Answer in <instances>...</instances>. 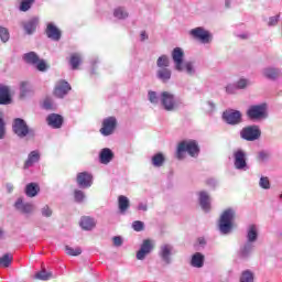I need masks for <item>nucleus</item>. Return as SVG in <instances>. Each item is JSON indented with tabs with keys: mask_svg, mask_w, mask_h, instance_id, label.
I'll use <instances>...</instances> for the list:
<instances>
[{
	"mask_svg": "<svg viewBox=\"0 0 282 282\" xmlns=\"http://www.w3.org/2000/svg\"><path fill=\"white\" fill-rule=\"evenodd\" d=\"M235 217H237L235 208H227L221 213L218 223V229L221 235H230L232 232Z\"/></svg>",
	"mask_w": 282,
	"mask_h": 282,
	"instance_id": "nucleus-1",
	"label": "nucleus"
},
{
	"mask_svg": "<svg viewBox=\"0 0 282 282\" xmlns=\"http://www.w3.org/2000/svg\"><path fill=\"white\" fill-rule=\"evenodd\" d=\"M184 153H188L191 158H197L199 155V145L195 140L182 141L177 147L176 156L178 160H184Z\"/></svg>",
	"mask_w": 282,
	"mask_h": 282,
	"instance_id": "nucleus-2",
	"label": "nucleus"
},
{
	"mask_svg": "<svg viewBox=\"0 0 282 282\" xmlns=\"http://www.w3.org/2000/svg\"><path fill=\"white\" fill-rule=\"evenodd\" d=\"M160 102L161 107H163L165 111H177L182 105V102L176 100L175 95L171 91H162L160 94Z\"/></svg>",
	"mask_w": 282,
	"mask_h": 282,
	"instance_id": "nucleus-3",
	"label": "nucleus"
},
{
	"mask_svg": "<svg viewBox=\"0 0 282 282\" xmlns=\"http://www.w3.org/2000/svg\"><path fill=\"white\" fill-rule=\"evenodd\" d=\"M249 120H265L268 118V104L251 105L247 110Z\"/></svg>",
	"mask_w": 282,
	"mask_h": 282,
	"instance_id": "nucleus-4",
	"label": "nucleus"
},
{
	"mask_svg": "<svg viewBox=\"0 0 282 282\" xmlns=\"http://www.w3.org/2000/svg\"><path fill=\"white\" fill-rule=\"evenodd\" d=\"M196 41H199L203 45H210L213 43V34L204 26L194 28L189 31Z\"/></svg>",
	"mask_w": 282,
	"mask_h": 282,
	"instance_id": "nucleus-5",
	"label": "nucleus"
},
{
	"mask_svg": "<svg viewBox=\"0 0 282 282\" xmlns=\"http://www.w3.org/2000/svg\"><path fill=\"white\" fill-rule=\"evenodd\" d=\"M175 254V248L171 243H163L159 249V257L165 265L173 263V256Z\"/></svg>",
	"mask_w": 282,
	"mask_h": 282,
	"instance_id": "nucleus-6",
	"label": "nucleus"
},
{
	"mask_svg": "<svg viewBox=\"0 0 282 282\" xmlns=\"http://www.w3.org/2000/svg\"><path fill=\"white\" fill-rule=\"evenodd\" d=\"M234 166L237 171H248V154L241 149H236L232 152Z\"/></svg>",
	"mask_w": 282,
	"mask_h": 282,
	"instance_id": "nucleus-7",
	"label": "nucleus"
},
{
	"mask_svg": "<svg viewBox=\"0 0 282 282\" xmlns=\"http://www.w3.org/2000/svg\"><path fill=\"white\" fill-rule=\"evenodd\" d=\"M12 129L13 133H15L18 138H26V135H30V133H34V131H32L30 127H28L25 120L21 118H17L13 120Z\"/></svg>",
	"mask_w": 282,
	"mask_h": 282,
	"instance_id": "nucleus-8",
	"label": "nucleus"
},
{
	"mask_svg": "<svg viewBox=\"0 0 282 282\" xmlns=\"http://www.w3.org/2000/svg\"><path fill=\"white\" fill-rule=\"evenodd\" d=\"M240 138L247 142H254L261 138V129L259 126H248L240 131Z\"/></svg>",
	"mask_w": 282,
	"mask_h": 282,
	"instance_id": "nucleus-9",
	"label": "nucleus"
},
{
	"mask_svg": "<svg viewBox=\"0 0 282 282\" xmlns=\"http://www.w3.org/2000/svg\"><path fill=\"white\" fill-rule=\"evenodd\" d=\"M223 120H225L227 124H231L232 127H235L236 124H241L242 122L241 111L232 110V109L226 110L223 113Z\"/></svg>",
	"mask_w": 282,
	"mask_h": 282,
	"instance_id": "nucleus-10",
	"label": "nucleus"
},
{
	"mask_svg": "<svg viewBox=\"0 0 282 282\" xmlns=\"http://www.w3.org/2000/svg\"><path fill=\"white\" fill-rule=\"evenodd\" d=\"M153 248H155L153 240H143V242L140 246V249L137 251L138 261H144V259H147V257H149V254L153 252Z\"/></svg>",
	"mask_w": 282,
	"mask_h": 282,
	"instance_id": "nucleus-11",
	"label": "nucleus"
},
{
	"mask_svg": "<svg viewBox=\"0 0 282 282\" xmlns=\"http://www.w3.org/2000/svg\"><path fill=\"white\" fill-rule=\"evenodd\" d=\"M118 126V120L116 117H108L102 120V127L100 129L101 135H111L113 131H116V127Z\"/></svg>",
	"mask_w": 282,
	"mask_h": 282,
	"instance_id": "nucleus-12",
	"label": "nucleus"
},
{
	"mask_svg": "<svg viewBox=\"0 0 282 282\" xmlns=\"http://www.w3.org/2000/svg\"><path fill=\"white\" fill-rule=\"evenodd\" d=\"M34 96V86L30 82H20L19 84V98L20 100H28Z\"/></svg>",
	"mask_w": 282,
	"mask_h": 282,
	"instance_id": "nucleus-13",
	"label": "nucleus"
},
{
	"mask_svg": "<svg viewBox=\"0 0 282 282\" xmlns=\"http://www.w3.org/2000/svg\"><path fill=\"white\" fill-rule=\"evenodd\" d=\"M172 61L174 63V69H176V72H184V50L175 47L172 51Z\"/></svg>",
	"mask_w": 282,
	"mask_h": 282,
	"instance_id": "nucleus-14",
	"label": "nucleus"
},
{
	"mask_svg": "<svg viewBox=\"0 0 282 282\" xmlns=\"http://www.w3.org/2000/svg\"><path fill=\"white\" fill-rule=\"evenodd\" d=\"M261 75L263 76V78H267V80H279V78H282V69L268 66L262 68Z\"/></svg>",
	"mask_w": 282,
	"mask_h": 282,
	"instance_id": "nucleus-15",
	"label": "nucleus"
},
{
	"mask_svg": "<svg viewBox=\"0 0 282 282\" xmlns=\"http://www.w3.org/2000/svg\"><path fill=\"white\" fill-rule=\"evenodd\" d=\"M94 176L89 172H80L77 174V185L79 188H91Z\"/></svg>",
	"mask_w": 282,
	"mask_h": 282,
	"instance_id": "nucleus-16",
	"label": "nucleus"
},
{
	"mask_svg": "<svg viewBox=\"0 0 282 282\" xmlns=\"http://www.w3.org/2000/svg\"><path fill=\"white\" fill-rule=\"evenodd\" d=\"M69 91H72V86H69V83L61 80L55 85L54 96H56V98H65Z\"/></svg>",
	"mask_w": 282,
	"mask_h": 282,
	"instance_id": "nucleus-17",
	"label": "nucleus"
},
{
	"mask_svg": "<svg viewBox=\"0 0 282 282\" xmlns=\"http://www.w3.org/2000/svg\"><path fill=\"white\" fill-rule=\"evenodd\" d=\"M14 208L20 213H23V215H31V213H34V206L32 203H24L23 198L17 199L14 203Z\"/></svg>",
	"mask_w": 282,
	"mask_h": 282,
	"instance_id": "nucleus-18",
	"label": "nucleus"
},
{
	"mask_svg": "<svg viewBox=\"0 0 282 282\" xmlns=\"http://www.w3.org/2000/svg\"><path fill=\"white\" fill-rule=\"evenodd\" d=\"M253 250H254V243L246 241L240 247V249L238 251L239 259H250V257L252 256Z\"/></svg>",
	"mask_w": 282,
	"mask_h": 282,
	"instance_id": "nucleus-19",
	"label": "nucleus"
},
{
	"mask_svg": "<svg viewBox=\"0 0 282 282\" xmlns=\"http://www.w3.org/2000/svg\"><path fill=\"white\" fill-rule=\"evenodd\" d=\"M198 202L200 208L205 210V213H208L210 210V194L206 191H202L198 193Z\"/></svg>",
	"mask_w": 282,
	"mask_h": 282,
	"instance_id": "nucleus-20",
	"label": "nucleus"
},
{
	"mask_svg": "<svg viewBox=\"0 0 282 282\" xmlns=\"http://www.w3.org/2000/svg\"><path fill=\"white\" fill-rule=\"evenodd\" d=\"M246 237L248 243H257V240L259 239V227H257V225H249Z\"/></svg>",
	"mask_w": 282,
	"mask_h": 282,
	"instance_id": "nucleus-21",
	"label": "nucleus"
},
{
	"mask_svg": "<svg viewBox=\"0 0 282 282\" xmlns=\"http://www.w3.org/2000/svg\"><path fill=\"white\" fill-rule=\"evenodd\" d=\"M41 160V152L39 150H33L29 153L26 161L24 162V169H31Z\"/></svg>",
	"mask_w": 282,
	"mask_h": 282,
	"instance_id": "nucleus-22",
	"label": "nucleus"
},
{
	"mask_svg": "<svg viewBox=\"0 0 282 282\" xmlns=\"http://www.w3.org/2000/svg\"><path fill=\"white\" fill-rule=\"evenodd\" d=\"M46 35L51 41H61V30L54 23L47 24Z\"/></svg>",
	"mask_w": 282,
	"mask_h": 282,
	"instance_id": "nucleus-23",
	"label": "nucleus"
},
{
	"mask_svg": "<svg viewBox=\"0 0 282 282\" xmlns=\"http://www.w3.org/2000/svg\"><path fill=\"white\" fill-rule=\"evenodd\" d=\"M48 127L53 129H61L63 127V117L56 113H52L46 118Z\"/></svg>",
	"mask_w": 282,
	"mask_h": 282,
	"instance_id": "nucleus-24",
	"label": "nucleus"
},
{
	"mask_svg": "<svg viewBox=\"0 0 282 282\" xmlns=\"http://www.w3.org/2000/svg\"><path fill=\"white\" fill-rule=\"evenodd\" d=\"M173 76V72L171 68H158L156 70V78L161 83H169Z\"/></svg>",
	"mask_w": 282,
	"mask_h": 282,
	"instance_id": "nucleus-25",
	"label": "nucleus"
},
{
	"mask_svg": "<svg viewBox=\"0 0 282 282\" xmlns=\"http://www.w3.org/2000/svg\"><path fill=\"white\" fill-rule=\"evenodd\" d=\"M10 102H12L10 88L0 84V105H10Z\"/></svg>",
	"mask_w": 282,
	"mask_h": 282,
	"instance_id": "nucleus-26",
	"label": "nucleus"
},
{
	"mask_svg": "<svg viewBox=\"0 0 282 282\" xmlns=\"http://www.w3.org/2000/svg\"><path fill=\"white\" fill-rule=\"evenodd\" d=\"M113 160V152L109 148H105L99 153L100 164H109Z\"/></svg>",
	"mask_w": 282,
	"mask_h": 282,
	"instance_id": "nucleus-27",
	"label": "nucleus"
},
{
	"mask_svg": "<svg viewBox=\"0 0 282 282\" xmlns=\"http://www.w3.org/2000/svg\"><path fill=\"white\" fill-rule=\"evenodd\" d=\"M39 21H40L39 17H34L28 22L23 23V28L26 34H34V32H36V25H39Z\"/></svg>",
	"mask_w": 282,
	"mask_h": 282,
	"instance_id": "nucleus-28",
	"label": "nucleus"
},
{
	"mask_svg": "<svg viewBox=\"0 0 282 282\" xmlns=\"http://www.w3.org/2000/svg\"><path fill=\"white\" fill-rule=\"evenodd\" d=\"M205 256L202 252H196L192 256L191 265L192 268H204Z\"/></svg>",
	"mask_w": 282,
	"mask_h": 282,
	"instance_id": "nucleus-29",
	"label": "nucleus"
},
{
	"mask_svg": "<svg viewBox=\"0 0 282 282\" xmlns=\"http://www.w3.org/2000/svg\"><path fill=\"white\" fill-rule=\"evenodd\" d=\"M118 206H119V210H120L121 215H124V213H127V210H129L131 203L127 196L120 195L118 197Z\"/></svg>",
	"mask_w": 282,
	"mask_h": 282,
	"instance_id": "nucleus-30",
	"label": "nucleus"
},
{
	"mask_svg": "<svg viewBox=\"0 0 282 282\" xmlns=\"http://www.w3.org/2000/svg\"><path fill=\"white\" fill-rule=\"evenodd\" d=\"M80 228H83V230H94V228H96V220L85 216L80 219Z\"/></svg>",
	"mask_w": 282,
	"mask_h": 282,
	"instance_id": "nucleus-31",
	"label": "nucleus"
},
{
	"mask_svg": "<svg viewBox=\"0 0 282 282\" xmlns=\"http://www.w3.org/2000/svg\"><path fill=\"white\" fill-rule=\"evenodd\" d=\"M113 17L119 21H124V19H129V11L124 7H117L113 9Z\"/></svg>",
	"mask_w": 282,
	"mask_h": 282,
	"instance_id": "nucleus-32",
	"label": "nucleus"
},
{
	"mask_svg": "<svg viewBox=\"0 0 282 282\" xmlns=\"http://www.w3.org/2000/svg\"><path fill=\"white\" fill-rule=\"evenodd\" d=\"M183 72H185L187 76H197V66H195V62H184Z\"/></svg>",
	"mask_w": 282,
	"mask_h": 282,
	"instance_id": "nucleus-33",
	"label": "nucleus"
},
{
	"mask_svg": "<svg viewBox=\"0 0 282 282\" xmlns=\"http://www.w3.org/2000/svg\"><path fill=\"white\" fill-rule=\"evenodd\" d=\"M238 90H246L248 87H252V79L248 77H240L235 82Z\"/></svg>",
	"mask_w": 282,
	"mask_h": 282,
	"instance_id": "nucleus-34",
	"label": "nucleus"
},
{
	"mask_svg": "<svg viewBox=\"0 0 282 282\" xmlns=\"http://www.w3.org/2000/svg\"><path fill=\"white\" fill-rule=\"evenodd\" d=\"M39 184L36 183H30L25 187V195L28 197H36L39 195Z\"/></svg>",
	"mask_w": 282,
	"mask_h": 282,
	"instance_id": "nucleus-35",
	"label": "nucleus"
},
{
	"mask_svg": "<svg viewBox=\"0 0 282 282\" xmlns=\"http://www.w3.org/2000/svg\"><path fill=\"white\" fill-rule=\"evenodd\" d=\"M80 63H83V55L79 53H73L69 58L72 69H78Z\"/></svg>",
	"mask_w": 282,
	"mask_h": 282,
	"instance_id": "nucleus-36",
	"label": "nucleus"
},
{
	"mask_svg": "<svg viewBox=\"0 0 282 282\" xmlns=\"http://www.w3.org/2000/svg\"><path fill=\"white\" fill-rule=\"evenodd\" d=\"M40 57L35 52H29L23 55V61H25L29 65H36Z\"/></svg>",
	"mask_w": 282,
	"mask_h": 282,
	"instance_id": "nucleus-37",
	"label": "nucleus"
},
{
	"mask_svg": "<svg viewBox=\"0 0 282 282\" xmlns=\"http://www.w3.org/2000/svg\"><path fill=\"white\" fill-rule=\"evenodd\" d=\"M165 158L164 154L162 153H156L152 156V165L155 166V169H160V166H164V162H165Z\"/></svg>",
	"mask_w": 282,
	"mask_h": 282,
	"instance_id": "nucleus-38",
	"label": "nucleus"
},
{
	"mask_svg": "<svg viewBox=\"0 0 282 282\" xmlns=\"http://www.w3.org/2000/svg\"><path fill=\"white\" fill-rule=\"evenodd\" d=\"M171 65V61L169 59V57L166 55H161L158 59H156V67L159 69H165L169 68Z\"/></svg>",
	"mask_w": 282,
	"mask_h": 282,
	"instance_id": "nucleus-39",
	"label": "nucleus"
},
{
	"mask_svg": "<svg viewBox=\"0 0 282 282\" xmlns=\"http://www.w3.org/2000/svg\"><path fill=\"white\" fill-rule=\"evenodd\" d=\"M13 257L11 253H6L0 258V268H10Z\"/></svg>",
	"mask_w": 282,
	"mask_h": 282,
	"instance_id": "nucleus-40",
	"label": "nucleus"
},
{
	"mask_svg": "<svg viewBox=\"0 0 282 282\" xmlns=\"http://www.w3.org/2000/svg\"><path fill=\"white\" fill-rule=\"evenodd\" d=\"M65 252L68 257H79V254H83V249H80V247L73 248L65 246Z\"/></svg>",
	"mask_w": 282,
	"mask_h": 282,
	"instance_id": "nucleus-41",
	"label": "nucleus"
},
{
	"mask_svg": "<svg viewBox=\"0 0 282 282\" xmlns=\"http://www.w3.org/2000/svg\"><path fill=\"white\" fill-rule=\"evenodd\" d=\"M239 282H254V273L250 270H246L241 273Z\"/></svg>",
	"mask_w": 282,
	"mask_h": 282,
	"instance_id": "nucleus-42",
	"label": "nucleus"
},
{
	"mask_svg": "<svg viewBox=\"0 0 282 282\" xmlns=\"http://www.w3.org/2000/svg\"><path fill=\"white\" fill-rule=\"evenodd\" d=\"M259 186L263 191H270V188H272V184L270 183V177H268V176H260Z\"/></svg>",
	"mask_w": 282,
	"mask_h": 282,
	"instance_id": "nucleus-43",
	"label": "nucleus"
},
{
	"mask_svg": "<svg viewBox=\"0 0 282 282\" xmlns=\"http://www.w3.org/2000/svg\"><path fill=\"white\" fill-rule=\"evenodd\" d=\"M36 0H22L19 7L20 12H28Z\"/></svg>",
	"mask_w": 282,
	"mask_h": 282,
	"instance_id": "nucleus-44",
	"label": "nucleus"
},
{
	"mask_svg": "<svg viewBox=\"0 0 282 282\" xmlns=\"http://www.w3.org/2000/svg\"><path fill=\"white\" fill-rule=\"evenodd\" d=\"M35 279H39L40 281H50V279H53V275L52 272L42 270L35 274Z\"/></svg>",
	"mask_w": 282,
	"mask_h": 282,
	"instance_id": "nucleus-45",
	"label": "nucleus"
},
{
	"mask_svg": "<svg viewBox=\"0 0 282 282\" xmlns=\"http://www.w3.org/2000/svg\"><path fill=\"white\" fill-rule=\"evenodd\" d=\"M86 197L87 196L85 195V192H83L80 189L74 191V199L77 204H83V202H85Z\"/></svg>",
	"mask_w": 282,
	"mask_h": 282,
	"instance_id": "nucleus-46",
	"label": "nucleus"
},
{
	"mask_svg": "<svg viewBox=\"0 0 282 282\" xmlns=\"http://www.w3.org/2000/svg\"><path fill=\"white\" fill-rule=\"evenodd\" d=\"M225 91L226 94H228L229 96H235V94H237V91H239V88L237 87V84H227L225 87Z\"/></svg>",
	"mask_w": 282,
	"mask_h": 282,
	"instance_id": "nucleus-47",
	"label": "nucleus"
},
{
	"mask_svg": "<svg viewBox=\"0 0 282 282\" xmlns=\"http://www.w3.org/2000/svg\"><path fill=\"white\" fill-rule=\"evenodd\" d=\"M0 39L2 43H8L10 41V31L7 28L0 26Z\"/></svg>",
	"mask_w": 282,
	"mask_h": 282,
	"instance_id": "nucleus-48",
	"label": "nucleus"
},
{
	"mask_svg": "<svg viewBox=\"0 0 282 282\" xmlns=\"http://www.w3.org/2000/svg\"><path fill=\"white\" fill-rule=\"evenodd\" d=\"M148 99L151 102V105H158L160 102V96H158V93L150 90L148 93Z\"/></svg>",
	"mask_w": 282,
	"mask_h": 282,
	"instance_id": "nucleus-49",
	"label": "nucleus"
},
{
	"mask_svg": "<svg viewBox=\"0 0 282 282\" xmlns=\"http://www.w3.org/2000/svg\"><path fill=\"white\" fill-rule=\"evenodd\" d=\"M271 155L272 154L270 153V151L262 150L258 153V160H259V162H268V160H270Z\"/></svg>",
	"mask_w": 282,
	"mask_h": 282,
	"instance_id": "nucleus-50",
	"label": "nucleus"
},
{
	"mask_svg": "<svg viewBox=\"0 0 282 282\" xmlns=\"http://www.w3.org/2000/svg\"><path fill=\"white\" fill-rule=\"evenodd\" d=\"M132 228L135 232H142L144 230V223L137 220L132 223Z\"/></svg>",
	"mask_w": 282,
	"mask_h": 282,
	"instance_id": "nucleus-51",
	"label": "nucleus"
},
{
	"mask_svg": "<svg viewBox=\"0 0 282 282\" xmlns=\"http://www.w3.org/2000/svg\"><path fill=\"white\" fill-rule=\"evenodd\" d=\"M52 208L50 207V205H44L41 208V215L42 217H51L52 216Z\"/></svg>",
	"mask_w": 282,
	"mask_h": 282,
	"instance_id": "nucleus-52",
	"label": "nucleus"
},
{
	"mask_svg": "<svg viewBox=\"0 0 282 282\" xmlns=\"http://www.w3.org/2000/svg\"><path fill=\"white\" fill-rule=\"evenodd\" d=\"M35 67L39 72H45V69H47V64L45 63V61L40 58L35 64Z\"/></svg>",
	"mask_w": 282,
	"mask_h": 282,
	"instance_id": "nucleus-53",
	"label": "nucleus"
},
{
	"mask_svg": "<svg viewBox=\"0 0 282 282\" xmlns=\"http://www.w3.org/2000/svg\"><path fill=\"white\" fill-rule=\"evenodd\" d=\"M204 109H205L206 113H213V111H215V102H213V101H207V102L204 105Z\"/></svg>",
	"mask_w": 282,
	"mask_h": 282,
	"instance_id": "nucleus-54",
	"label": "nucleus"
},
{
	"mask_svg": "<svg viewBox=\"0 0 282 282\" xmlns=\"http://www.w3.org/2000/svg\"><path fill=\"white\" fill-rule=\"evenodd\" d=\"M6 138V122H3V117H0V140Z\"/></svg>",
	"mask_w": 282,
	"mask_h": 282,
	"instance_id": "nucleus-55",
	"label": "nucleus"
},
{
	"mask_svg": "<svg viewBox=\"0 0 282 282\" xmlns=\"http://www.w3.org/2000/svg\"><path fill=\"white\" fill-rule=\"evenodd\" d=\"M280 15H274L269 18L268 25L269 28H274V25H278Z\"/></svg>",
	"mask_w": 282,
	"mask_h": 282,
	"instance_id": "nucleus-56",
	"label": "nucleus"
},
{
	"mask_svg": "<svg viewBox=\"0 0 282 282\" xmlns=\"http://www.w3.org/2000/svg\"><path fill=\"white\" fill-rule=\"evenodd\" d=\"M113 241V246H116L117 248H120V246H122V238L120 236H115L112 238Z\"/></svg>",
	"mask_w": 282,
	"mask_h": 282,
	"instance_id": "nucleus-57",
	"label": "nucleus"
},
{
	"mask_svg": "<svg viewBox=\"0 0 282 282\" xmlns=\"http://www.w3.org/2000/svg\"><path fill=\"white\" fill-rule=\"evenodd\" d=\"M137 209L147 213L149 210V205H147V203H139Z\"/></svg>",
	"mask_w": 282,
	"mask_h": 282,
	"instance_id": "nucleus-58",
	"label": "nucleus"
},
{
	"mask_svg": "<svg viewBox=\"0 0 282 282\" xmlns=\"http://www.w3.org/2000/svg\"><path fill=\"white\" fill-rule=\"evenodd\" d=\"M207 186H212V188H215V186H217V181L215 178H208Z\"/></svg>",
	"mask_w": 282,
	"mask_h": 282,
	"instance_id": "nucleus-59",
	"label": "nucleus"
},
{
	"mask_svg": "<svg viewBox=\"0 0 282 282\" xmlns=\"http://www.w3.org/2000/svg\"><path fill=\"white\" fill-rule=\"evenodd\" d=\"M6 188L8 193H12V191H14V185L12 183H7Z\"/></svg>",
	"mask_w": 282,
	"mask_h": 282,
	"instance_id": "nucleus-60",
	"label": "nucleus"
},
{
	"mask_svg": "<svg viewBox=\"0 0 282 282\" xmlns=\"http://www.w3.org/2000/svg\"><path fill=\"white\" fill-rule=\"evenodd\" d=\"M140 39H141V41H147V39H149V35L147 34V31L141 32Z\"/></svg>",
	"mask_w": 282,
	"mask_h": 282,
	"instance_id": "nucleus-61",
	"label": "nucleus"
},
{
	"mask_svg": "<svg viewBox=\"0 0 282 282\" xmlns=\"http://www.w3.org/2000/svg\"><path fill=\"white\" fill-rule=\"evenodd\" d=\"M249 34L248 33H242V34H239L238 35V39H243V40H246V39H249Z\"/></svg>",
	"mask_w": 282,
	"mask_h": 282,
	"instance_id": "nucleus-62",
	"label": "nucleus"
},
{
	"mask_svg": "<svg viewBox=\"0 0 282 282\" xmlns=\"http://www.w3.org/2000/svg\"><path fill=\"white\" fill-rule=\"evenodd\" d=\"M230 6H232V1L231 0H225V8H230Z\"/></svg>",
	"mask_w": 282,
	"mask_h": 282,
	"instance_id": "nucleus-63",
	"label": "nucleus"
},
{
	"mask_svg": "<svg viewBox=\"0 0 282 282\" xmlns=\"http://www.w3.org/2000/svg\"><path fill=\"white\" fill-rule=\"evenodd\" d=\"M3 237H6V230H3V229L0 227V239H3Z\"/></svg>",
	"mask_w": 282,
	"mask_h": 282,
	"instance_id": "nucleus-64",
	"label": "nucleus"
}]
</instances>
